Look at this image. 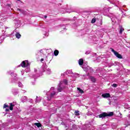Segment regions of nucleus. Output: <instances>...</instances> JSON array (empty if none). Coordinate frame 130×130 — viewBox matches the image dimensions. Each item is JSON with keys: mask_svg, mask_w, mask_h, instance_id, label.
<instances>
[{"mask_svg": "<svg viewBox=\"0 0 130 130\" xmlns=\"http://www.w3.org/2000/svg\"><path fill=\"white\" fill-rule=\"evenodd\" d=\"M68 85V80L64 79L62 81L60 82L57 88L58 92H61L64 88V85Z\"/></svg>", "mask_w": 130, "mask_h": 130, "instance_id": "obj_1", "label": "nucleus"}, {"mask_svg": "<svg viewBox=\"0 0 130 130\" xmlns=\"http://www.w3.org/2000/svg\"><path fill=\"white\" fill-rule=\"evenodd\" d=\"M82 68L84 69L85 72H86V73H87V76H89L90 73H93V69H92V68H90L89 66L85 67L83 66Z\"/></svg>", "mask_w": 130, "mask_h": 130, "instance_id": "obj_2", "label": "nucleus"}, {"mask_svg": "<svg viewBox=\"0 0 130 130\" xmlns=\"http://www.w3.org/2000/svg\"><path fill=\"white\" fill-rule=\"evenodd\" d=\"M113 115V112H110L109 113H103L99 115V117L100 118H104V117H106V116H112Z\"/></svg>", "mask_w": 130, "mask_h": 130, "instance_id": "obj_3", "label": "nucleus"}, {"mask_svg": "<svg viewBox=\"0 0 130 130\" xmlns=\"http://www.w3.org/2000/svg\"><path fill=\"white\" fill-rule=\"evenodd\" d=\"M8 125H9L8 123H3L2 121H0V130H5V127Z\"/></svg>", "mask_w": 130, "mask_h": 130, "instance_id": "obj_4", "label": "nucleus"}, {"mask_svg": "<svg viewBox=\"0 0 130 130\" xmlns=\"http://www.w3.org/2000/svg\"><path fill=\"white\" fill-rule=\"evenodd\" d=\"M20 64L22 68H26V67H29V66H30V63H29L28 60L23 61Z\"/></svg>", "mask_w": 130, "mask_h": 130, "instance_id": "obj_5", "label": "nucleus"}, {"mask_svg": "<svg viewBox=\"0 0 130 130\" xmlns=\"http://www.w3.org/2000/svg\"><path fill=\"white\" fill-rule=\"evenodd\" d=\"M112 52H113V53L115 54V55L117 57H118V58H122V56H121V55H120V54L118 53V52L115 51L114 50V49H112Z\"/></svg>", "mask_w": 130, "mask_h": 130, "instance_id": "obj_6", "label": "nucleus"}, {"mask_svg": "<svg viewBox=\"0 0 130 130\" xmlns=\"http://www.w3.org/2000/svg\"><path fill=\"white\" fill-rule=\"evenodd\" d=\"M66 74L73 75L75 78H77V77L79 76V74H78L77 73L73 74V71H72V70H67L66 72Z\"/></svg>", "mask_w": 130, "mask_h": 130, "instance_id": "obj_7", "label": "nucleus"}, {"mask_svg": "<svg viewBox=\"0 0 130 130\" xmlns=\"http://www.w3.org/2000/svg\"><path fill=\"white\" fill-rule=\"evenodd\" d=\"M55 95H56V92L55 91H53V92L51 93L50 95V98H48V100H50L51 99V98H53L54 96H55Z\"/></svg>", "mask_w": 130, "mask_h": 130, "instance_id": "obj_8", "label": "nucleus"}, {"mask_svg": "<svg viewBox=\"0 0 130 130\" xmlns=\"http://www.w3.org/2000/svg\"><path fill=\"white\" fill-rule=\"evenodd\" d=\"M11 76L12 77V79L13 80H14V81H12V82L14 83V82H15V81L17 80V74H14V73H11Z\"/></svg>", "mask_w": 130, "mask_h": 130, "instance_id": "obj_9", "label": "nucleus"}, {"mask_svg": "<svg viewBox=\"0 0 130 130\" xmlns=\"http://www.w3.org/2000/svg\"><path fill=\"white\" fill-rule=\"evenodd\" d=\"M102 97L103 98H109L110 97V94L109 93H105L102 95Z\"/></svg>", "mask_w": 130, "mask_h": 130, "instance_id": "obj_10", "label": "nucleus"}, {"mask_svg": "<svg viewBox=\"0 0 130 130\" xmlns=\"http://www.w3.org/2000/svg\"><path fill=\"white\" fill-rule=\"evenodd\" d=\"M112 20V21L113 22V23H116V22H117V18L116 17H115V16L113 15V16L112 17V18H111Z\"/></svg>", "mask_w": 130, "mask_h": 130, "instance_id": "obj_11", "label": "nucleus"}, {"mask_svg": "<svg viewBox=\"0 0 130 130\" xmlns=\"http://www.w3.org/2000/svg\"><path fill=\"white\" fill-rule=\"evenodd\" d=\"M110 4H112V5H115L116 4H118L119 1L118 0H109Z\"/></svg>", "mask_w": 130, "mask_h": 130, "instance_id": "obj_12", "label": "nucleus"}, {"mask_svg": "<svg viewBox=\"0 0 130 130\" xmlns=\"http://www.w3.org/2000/svg\"><path fill=\"white\" fill-rule=\"evenodd\" d=\"M119 34H122V32H123V30H124V28L122 27V26L120 25L119 26Z\"/></svg>", "mask_w": 130, "mask_h": 130, "instance_id": "obj_13", "label": "nucleus"}, {"mask_svg": "<svg viewBox=\"0 0 130 130\" xmlns=\"http://www.w3.org/2000/svg\"><path fill=\"white\" fill-rule=\"evenodd\" d=\"M78 63L79 66H83V64H84V59H80L78 61Z\"/></svg>", "mask_w": 130, "mask_h": 130, "instance_id": "obj_14", "label": "nucleus"}, {"mask_svg": "<svg viewBox=\"0 0 130 130\" xmlns=\"http://www.w3.org/2000/svg\"><path fill=\"white\" fill-rule=\"evenodd\" d=\"M47 69V66L46 65H43L42 67V72H45L46 71V69Z\"/></svg>", "mask_w": 130, "mask_h": 130, "instance_id": "obj_15", "label": "nucleus"}, {"mask_svg": "<svg viewBox=\"0 0 130 130\" xmlns=\"http://www.w3.org/2000/svg\"><path fill=\"white\" fill-rule=\"evenodd\" d=\"M18 11H19V12H20L21 13H22V14H23V15H26V11H24V10H22L20 9H17Z\"/></svg>", "mask_w": 130, "mask_h": 130, "instance_id": "obj_16", "label": "nucleus"}, {"mask_svg": "<svg viewBox=\"0 0 130 130\" xmlns=\"http://www.w3.org/2000/svg\"><path fill=\"white\" fill-rule=\"evenodd\" d=\"M77 90L78 91H79V93H80L81 94H83V93H84V90H83L79 87L77 88Z\"/></svg>", "mask_w": 130, "mask_h": 130, "instance_id": "obj_17", "label": "nucleus"}, {"mask_svg": "<svg viewBox=\"0 0 130 130\" xmlns=\"http://www.w3.org/2000/svg\"><path fill=\"white\" fill-rule=\"evenodd\" d=\"M14 106L15 105L13 104V103H10V110H13Z\"/></svg>", "mask_w": 130, "mask_h": 130, "instance_id": "obj_18", "label": "nucleus"}, {"mask_svg": "<svg viewBox=\"0 0 130 130\" xmlns=\"http://www.w3.org/2000/svg\"><path fill=\"white\" fill-rule=\"evenodd\" d=\"M15 36H16V38H18V39H19V38H21V35L18 32H17Z\"/></svg>", "mask_w": 130, "mask_h": 130, "instance_id": "obj_19", "label": "nucleus"}, {"mask_svg": "<svg viewBox=\"0 0 130 130\" xmlns=\"http://www.w3.org/2000/svg\"><path fill=\"white\" fill-rule=\"evenodd\" d=\"M90 79L91 82H93V83H95V82H96V79H95V78H94L93 77H90Z\"/></svg>", "mask_w": 130, "mask_h": 130, "instance_id": "obj_20", "label": "nucleus"}, {"mask_svg": "<svg viewBox=\"0 0 130 130\" xmlns=\"http://www.w3.org/2000/svg\"><path fill=\"white\" fill-rule=\"evenodd\" d=\"M46 72H47V73L48 74V75H50V74L51 73V70L49 68H48L47 69Z\"/></svg>", "mask_w": 130, "mask_h": 130, "instance_id": "obj_21", "label": "nucleus"}, {"mask_svg": "<svg viewBox=\"0 0 130 130\" xmlns=\"http://www.w3.org/2000/svg\"><path fill=\"white\" fill-rule=\"evenodd\" d=\"M54 54L56 56V55H58V51L57 50H56L54 52Z\"/></svg>", "mask_w": 130, "mask_h": 130, "instance_id": "obj_22", "label": "nucleus"}, {"mask_svg": "<svg viewBox=\"0 0 130 130\" xmlns=\"http://www.w3.org/2000/svg\"><path fill=\"white\" fill-rule=\"evenodd\" d=\"M35 125H36L38 127H40L41 126V124H40V123H35Z\"/></svg>", "mask_w": 130, "mask_h": 130, "instance_id": "obj_23", "label": "nucleus"}, {"mask_svg": "<svg viewBox=\"0 0 130 130\" xmlns=\"http://www.w3.org/2000/svg\"><path fill=\"white\" fill-rule=\"evenodd\" d=\"M12 92H13V93H14V95H17V93H18V90L13 89Z\"/></svg>", "mask_w": 130, "mask_h": 130, "instance_id": "obj_24", "label": "nucleus"}, {"mask_svg": "<svg viewBox=\"0 0 130 130\" xmlns=\"http://www.w3.org/2000/svg\"><path fill=\"white\" fill-rule=\"evenodd\" d=\"M72 12H73V10L72 9H68L67 11H66V13H72Z\"/></svg>", "mask_w": 130, "mask_h": 130, "instance_id": "obj_25", "label": "nucleus"}, {"mask_svg": "<svg viewBox=\"0 0 130 130\" xmlns=\"http://www.w3.org/2000/svg\"><path fill=\"white\" fill-rule=\"evenodd\" d=\"M36 102L37 103L38 102H40V99L38 98V96H37V98L36 99Z\"/></svg>", "mask_w": 130, "mask_h": 130, "instance_id": "obj_26", "label": "nucleus"}, {"mask_svg": "<svg viewBox=\"0 0 130 130\" xmlns=\"http://www.w3.org/2000/svg\"><path fill=\"white\" fill-rule=\"evenodd\" d=\"M18 86H19V87H20V88H22V87H23V84H22V83L19 82V83H18Z\"/></svg>", "mask_w": 130, "mask_h": 130, "instance_id": "obj_27", "label": "nucleus"}, {"mask_svg": "<svg viewBox=\"0 0 130 130\" xmlns=\"http://www.w3.org/2000/svg\"><path fill=\"white\" fill-rule=\"evenodd\" d=\"M75 113V115H77V116L80 115V114L79 113V111H76Z\"/></svg>", "mask_w": 130, "mask_h": 130, "instance_id": "obj_28", "label": "nucleus"}, {"mask_svg": "<svg viewBox=\"0 0 130 130\" xmlns=\"http://www.w3.org/2000/svg\"><path fill=\"white\" fill-rule=\"evenodd\" d=\"M95 22H96V19L93 18L91 20V23H94Z\"/></svg>", "mask_w": 130, "mask_h": 130, "instance_id": "obj_29", "label": "nucleus"}, {"mask_svg": "<svg viewBox=\"0 0 130 130\" xmlns=\"http://www.w3.org/2000/svg\"><path fill=\"white\" fill-rule=\"evenodd\" d=\"M112 86V87H114V88H116V87H117V84L114 83Z\"/></svg>", "mask_w": 130, "mask_h": 130, "instance_id": "obj_30", "label": "nucleus"}, {"mask_svg": "<svg viewBox=\"0 0 130 130\" xmlns=\"http://www.w3.org/2000/svg\"><path fill=\"white\" fill-rule=\"evenodd\" d=\"M7 107H9V105H7L6 104H5L3 108H7Z\"/></svg>", "mask_w": 130, "mask_h": 130, "instance_id": "obj_31", "label": "nucleus"}, {"mask_svg": "<svg viewBox=\"0 0 130 130\" xmlns=\"http://www.w3.org/2000/svg\"><path fill=\"white\" fill-rule=\"evenodd\" d=\"M38 53H43V50L38 51Z\"/></svg>", "mask_w": 130, "mask_h": 130, "instance_id": "obj_32", "label": "nucleus"}, {"mask_svg": "<svg viewBox=\"0 0 130 130\" xmlns=\"http://www.w3.org/2000/svg\"><path fill=\"white\" fill-rule=\"evenodd\" d=\"M25 72H30V68H26L25 69Z\"/></svg>", "mask_w": 130, "mask_h": 130, "instance_id": "obj_33", "label": "nucleus"}, {"mask_svg": "<svg viewBox=\"0 0 130 130\" xmlns=\"http://www.w3.org/2000/svg\"><path fill=\"white\" fill-rule=\"evenodd\" d=\"M22 99H23V100H24V101H25L27 100V98H26V96H23L22 98Z\"/></svg>", "mask_w": 130, "mask_h": 130, "instance_id": "obj_34", "label": "nucleus"}, {"mask_svg": "<svg viewBox=\"0 0 130 130\" xmlns=\"http://www.w3.org/2000/svg\"><path fill=\"white\" fill-rule=\"evenodd\" d=\"M46 37H48L49 34H48V32H46L45 34Z\"/></svg>", "mask_w": 130, "mask_h": 130, "instance_id": "obj_35", "label": "nucleus"}, {"mask_svg": "<svg viewBox=\"0 0 130 130\" xmlns=\"http://www.w3.org/2000/svg\"><path fill=\"white\" fill-rule=\"evenodd\" d=\"M43 60H44V59L43 58H42V59H41V61L42 62L43 61Z\"/></svg>", "mask_w": 130, "mask_h": 130, "instance_id": "obj_36", "label": "nucleus"}, {"mask_svg": "<svg viewBox=\"0 0 130 130\" xmlns=\"http://www.w3.org/2000/svg\"><path fill=\"white\" fill-rule=\"evenodd\" d=\"M51 90H54V87H52V88H51Z\"/></svg>", "mask_w": 130, "mask_h": 130, "instance_id": "obj_37", "label": "nucleus"}, {"mask_svg": "<svg viewBox=\"0 0 130 130\" xmlns=\"http://www.w3.org/2000/svg\"><path fill=\"white\" fill-rule=\"evenodd\" d=\"M44 18H45V19H46V18H47V16L45 15V16H44Z\"/></svg>", "mask_w": 130, "mask_h": 130, "instance_id": "obj_38", "label": "nucleus"}, {"mask_svg": "<svg viewBox=\"0 0 130 130\" xmlns=\"http://www.w3.org/2000/svg\"><path fill=\"white\" fill-rule=\"evenodd\" d=\"M6 111H9V109H6Z\"/></svg>", "mask_w": 130, "mask_h": 130, "instance_id": "obj_39", "label": "nucleus"}, {"mask_svg": "<svg viewBox=\"0 0 130 130\" xmlns=\"http://www.w3.org/2000/svg\"><path fill=\"white\" fill-rule=\"evenodd\" d=\"M32 85H34V84H35L34 82H32Z\"/></svg>", "mask_w": 130, "mask_h": 130, "instance_id": "obj_40", "label": "nucleus"}, {"mask_svg": "<svg viewBox=\"0 0 130 130\" xmlns=\"http://www.w3.org/2000/svg\"><path fill=\"white\" fill-rule=\"evenodd\" d=\"M126 11H127V9H126V10H125V12H126Z\"/></svg>", "mask_w": 130, "mask_h": 130, "instance_id": "obj_41", "label": "nucleus"}, {"mask_svg": "<svg viewBox=\"0 0 130 130\" xmlns=\"http://www.w3.org/2000/svg\"><path fill=\"white\" fill-rule=\"evenodd\" d=\"M122 13L123 14V11H121Z\"/></svg>", "mask_w": 130, "mask_h": 130, "instance_id": "obj_42", "label": "nucleus"}, {"mask_svg": "<svg viewBox=\"0 0 130 130\" xmlns=\"http://www.w3.org/2000/svg\"><path fill=\"white\" fill-rule=\"evenodd\" d=\"M85 54H88V53H85Z\"/></svg>", "mask_w": 130, "mask_h": 130, "instance_id": "obj_43", "label": "nucleus"}, {"mask_svg": "<svg viewBox=\"0 0 130 130\" xmlns=\"http://www.w3.org/2000/svg\"><path fill=\"white\" fill-rule=\"evenodd\" d=\"M34 78H35V76H34Z\"/></svg>", "mask_w": 130, "mask_h": 130, "instance_id": "obj_44", "label": "nucleus"}, {"mask_svg": "<svg viewBox=\"0 0 130 130\" xmlns=\"http://www.w3.org/2000/svg\"><path fill=\"white\" fill-rule=\"evenodd\" d=\"M25 92H26V91H24V93H25Z\"/></svg>", "mask_w": 130, "mask_h": 130, "instance_id": "obj_45", "label": "nucleus"}, {"mask_svg": "<svg viewBox=\"0 0 130 130\" xmlns=\"http://www.w3.org/2000/svg\"><path fill=\"white\" fill-rule=\"evenodd\" d=\"M17 1H20V0H17Z\"/></svg>", "mask_w": 130, "mask_h": 130, "instance_id": "obj_46", "label": "nucleus"}]
</instances>
